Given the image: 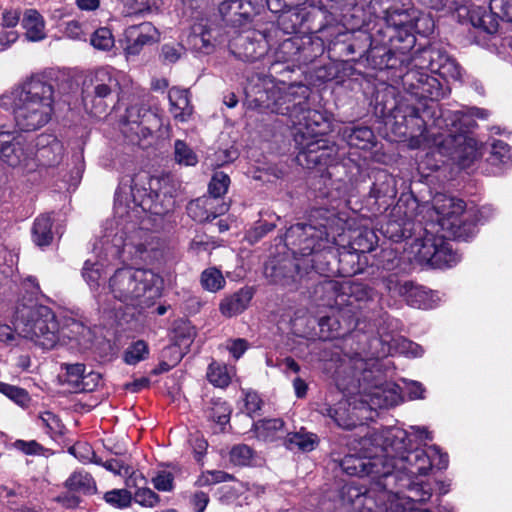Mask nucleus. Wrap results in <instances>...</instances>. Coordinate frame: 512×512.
<instances>
[{"label": "nucleus", "mask_w": 512, "mask_h": 512, "mask_svg": "<svg viewBox=\"0 0 512 512\" xmlns=\"http://www.w3.org/2000/svg\"><path fill=\"white\" fill-rule=\"evenodd\" d=\"M319 126L301 128L294 132V141L299 150L297 161L306 168L328 166L336 162L338 149L334 143L319 138Z\"/></svg>", "instance_id": "obj_9"}, {"label": "nucleus", "mask_w": 512, "mask_h": 512, "mask_svg": "<svg viewBox=\"0 0 512 512\" xmlns=\"http://www.w3.org/2000/svg\"><path fill=\"white\" fill-rule=\"evenodd\" d=\"M91 44L98 50L108 51L114 46V37L109 28L101 27L91 36Z\"/></svg>", "instance_id": "obj_47"}, {"label": "nucleus", "mask_w": 512, "mask_h": 512, "mask_svg": "<svg viewBox=\"0 0 512 512\" xmlns=\"http://www.w3.org/2000/svg\"><path fill=\"white\" fill-rule=\"evenodd\" d=\"M61 336L74 340L77 345L83 349L90 347L94 337L89 327L75 320H72L66 328L62 330L59 329V339Z\"/></svg>", "instance_id": "obj_29"}, {"label": "nucleus", "mask_w": 512, "mask_h": 512, "mask_svg": "<svg viewBox=\"0 0 512 512\" xmlns=\"http://www.w3.org/2000/svg\"><path fill=\"white\" fill-rule=\"evenodd\" d=\"M389 487V482L381 480L375 481L369 489H363L351 482L342 487L340 497L344 505L352 506L357 512H385L389 508V502L381 495L384 492L393 493Z\"/></svg>", "instance_id": "obj_10"}, {"label": "nucleus", "mask_w": 512, "mask_h": 512, "mask_svg": "<svg viewBox=\"0 0 512 512\" xmlns=\"http://www.w3.org/2000/svg\"><path fill=\"white\" fill-rule=\"evenodd\" d=\"M386 288L392 295L404 298L411 307L431 308L428 293L408 280H400L395 275H391L386 279Z\"/></svg>", "instance_id": "obj_17"}, {"label": "nucleus", "mask_w": 512, "mask_h": 512, "mask_svg": "<svg viewBox=\"0 0 512 512\" xmlns=\"http://www.w3.org/2000/svg\"><path fill=\"white\" fill-rule=\"evenodd\" d=\"M201 284L206 290L216 292L224 287L225 279L220 270L212 267L202 272Z\"/></svg>", "instance_id": "obj_41"}, {"label": "nucleus", "mask_w": 512, "mask_h": 512, "mask_svg": "<svg viewBox=\"0 0 512 512\" xmlns=\"http://www.w3.org/2000/svg\"><path fill=\"white\" fill-rule=\"evenodd\" d=\"M65 486L77 493L91 495L96 493L97 487L93 477L85 471H75L66 480Z\"/></svg>", "instance_id": "obj_31"}, {"label": "nucleus", "mask_w": 512, "mask_h": 512, "mask_svg": "<svg viewBox=\"0 0 512 512\" xmlns=\"http://www.w3.org/2000/svg\"><path fill=\"white\" fill-rule=\"evenodd\" d=\"M161 126L162 120L156 112L144 106L133 105L126 110L122 132L130 141L134 142L141 138H147Z\"/></svg>", "instance_id": "obj_13"}, {"label": "nucleus", "mask_w": 512, "mask_h": 512, "mask_svg": "<svg viewBox=\"0 0 512 512\" xmlns=\"http://www.w3.org/2000/svg\"><path fill=\"white\" fill-rule=\"evenodd\" d=\"M381 452L372 457L347 455L341 460L340 467L350 476H371L375 481L390 483V479L395 478L391 475L392 466L387 461L385 452Z\"/></svg>", "instance_id": "obj_12"}, {"label": "nucleus", "mask_w": 512, "mask_h": 512, "mask_svg": "<svg viewBox=\"0 0 512 512\" xmlns=\"http://www.w3.org/2000/svg\"><path fill=\"white\" fill-rule=\"evenodd\" d=\"M328 220L325 223L302 224L298 223L291 226L285 233V246L296 255L310 257L304 259V265L310 266L317 272H323L324 269L316 264V257L319 253L330 248L335 242V237L330 235Z\"/></svg>", "instance_id": "obj_6"}, {"label": "nucleus", "mask_w": 512, "mask_h": 512, "mask_svg": "<svg viewBox=\"0 0 512 512\" xmlns=\"http://www.w3.org/2000/svg\"><path fill=\"white\" fill-rule=\"evenodd\" d=\"M495 15V12L491 9L490 11H484L478 17L472 16V23L475 27L481 28L488 34H494L498 31L499 27V22Z\"/></svg>", "instance_id": "obj_48"}, {"label": "nucleus", "mask_w": 512, "mask_h": 512, "mask_svg": "<svg viewBox=\"0 0 512 512\" xmlns=\"http://www.w3.org/2000/svg\"><path fill=\"white\" fill-rule=\"evenodd\" d=\"M398 347L401 353L409 357H420L424 352L420 345L407 339H402L399 342Z\"/></svg>", "instance_id": "obj_61"}, {"label": "nucleus", "mask_w": 512, "mask_h": 512, "mask_svg": "<svg viewBox=\"0 0 512 512\" xmlns=\"http://www.w3.org/2000/svg\"><path fill=\"white\" fill-rule=\"evenodd\" d=\"M351 402L347 399L339 401L334 407L327 406L321 410V413L330 417L337 426L343 429H353L360 421L356 413V407L350 410Z\"/></svg>", "instance_id": "obj_22"}, {"label": "nucleus", "mask_w": 512, "mask_h": 512, "mask_svg": "<svg viewBox=\"0 0 512 512\" xmlns=\"http://www.w3.org/2000/svg\"><path fill=\"white\" fill-rule=\"evenodd\" d=\"M52 220L49 215L44 214L36 218L32 228V238L37 246H47L52 242Z\"/></svg>", "instance_id": "obj_32"}, {"label": "nucleus", "mask_w": 512, "mask_h": 512, "mask_svg": "<svg viewBox=\"0 0 512 512\" xmlns=\"http://www.w3.org/2000/svg\"><path fill=\"white\" fill-rule=\"evenodd\" d=\"M36 168L40 165L53 167L61 163L64 156L63 144L51 134H41L32 141Z\"/></svg>", "instance_id": "obj_19"}, {"label": "nucleus", "mask_w": 512, "mask_h": 512, "mask_svg": "<svg viewBox=\"0 0 512 512\" xmlns=\"http://www.w3.org/2000/svg\"><path fill=\"white\" fill-rule=\"evenodd\" d=\"M174 158L178 164L185 166H195L198 162L195 152L182 140L174 143Z\"/></svg>", "instance_id": "obj_42"}, {"label": "nucleus", "mask_w": 512, "mask_h": 512, "mask_svg": "<svg viewBox=\"0 0 512 512\" xmlns=\"http://www.w3.org/2000/svg\"><path fill=\"white\" fill-rule=\"evenodd\" d=\"M251 457L252 450L247 445H236L230 451V461L235 465H247Z\"/></svg>", "instance_id": "obj_55"}, {"label": "nucleus", "mask_w": 512, "mask_h": 512, "mask_svg": "<svg viewBox=\"0 0 512 512\" xmlns=\"http://www.w3.org/2000/svg\"><path fill=\"white\" fill-rule=\"evenodd\" d=\"M359 289V286H352L350 282H339L336 280H326L318 286V290L325 294L327 305L331 307L352 306L351 295Z\"/></svg>", "instance_id": "obj_20"}, {"label": "nucleus", "mask_w": 512, "mask_h": 512, "mask_svg": "<svg viewBox=\"0 0 512 512\" xmlns=\"http://www.w3.org/2000/svg\"><path fill=\"white\" fill-rule=\"evenodd\" d=\"M274 113L288 116L295 127L311 129L312 125L320 126L324 122L322 113L308 107V88L305 85H291L272 92Z\"/></svg>", "instance_id": "obj_7"}, {"label": "nucleus", "mask_w": 512, "mask_h": 512, "mask_svg": "<svg viewBox=\"0 0 512 512\" xmlns=\"http://www.w3.org/2000/svg\"><path fill=\"white\" fill-rule=\"evenodd\" d=\"M206 376L212 385L219 388H225L231 382V375L226 365L217 362H212L208 366Z\"/></svg>", "instance_id": "obj_37"}, {"label": "nucleus", "mask_w": 512, "mask_h": 512, "mask_svg": "<svg viewBox=\"0 0 512 512\" xmlns=\"http://www.w3.org/2000/svg\"><path fill=\"white\" fill-rule=\"evenodd\" d=\"M124 54L127 60L138 56L145 45H151L159 41V33L150 22L131 25L124 31Z\"/></svg>", "instance_id": "obj_16"}, {"label": "nucleus", "mask_w": 512, "mask_h": 512, "mask_svg": "<svg viewBox=\"0 0 512 512\" xmlns=\"http://www.w3.org/2000/svg\"><path fill=\"white\" fill-rule=\"evenodd\" d=\"M152 483L158 491L170 492L174 487V476L168 471H161L152 478Z\"/></svg>", "instance_id": "obj_57"}, {"label": "nucleus", "mask_w": 512, "mask_h": 512, "mask_svg": "<svg viewBox=\"0 0 512 512\" xmlns=\"http://www.w3.org/2000/svg\"><path fill=\"white\" fill-rule=\"evenodd\" d=\"M14 447L27 455H36L42 450L41 445L34 440H16L14 442Z\"/></svg>", "instance_id": "obj_64"}, {"label": "nucleus", "mask_w": 512, "mask_h": 512, "mask_svg": "<svg viewBox=\"0 0 512 512\" xmlns=\"http://www.w3.org/2000/svg\"><path fill=\"white\" fill-rule=\"evenodd\" d=\"M64 34L73 40H86L88 31L83 23L71 20L65 24Z\"/></svg>", "instance_id": "obj_56"}, {"label": "nucleus", "mask_w": 512, "mask_h": 512, "mask_svg": "<svg viewBox=\"0 0 512 512\" xmlns=\"http://www.w3.org/2000/svg\"><path fill=\"white\" fill-rule=\"evenodd\" d=\"M103 264L100 262H91L87 260L84 264L82 275L93 291H97L99 289V281L103 275Z\"/></svg>", "instance_id": "obj_39"}, {"label": "nucleus", "mask_w": 512, "mask_h": 512, "mask_svg": "<svg viewBox=\"0 0 512 512\" xmlns=\"http://www.w3.org/2000/svg\"><path fill=\"white\" fill-rule=\"evenodd\" d=\"M101 381V375L98 372H84L78 391L90 392L95 390Z\"/></svg>", "instance_id": "obj_60"}, {"label": "nucleus", "mask_w": 512, "mask_h": 512, "mask_svg": "<svg viewBox=\"0 0 512 512\" xmlns=\"http://www.w3.org/2000/svg\"><path fill=\"white\" fill-rule=\"evenodd\" d=\"M341 135L350 146L360 149L371 147L375 140L372 129L367 126L344 127Z\"/></svg>", "instance_id": "obj_28"}, {"label": "nucleus", "mask_w": 512, "mask_h": 512, "mask_svg": "<svg viewBox=\"0 0 512 512\" xmlns=\"http://www.w3.org/2000/svg\"><path fill=\"white\" fill-rule=\"evenodd\" d=\"M460 261V256L453 250L452 245L443 237V243L439 246L431 266L434 268H449Z\"/></svg>", "instance_id": "obj_33"}, {"label": "nucleus", "mask_w": 512, "mask_h": 512, "mask_svg": "<svg viewBox=\"0 0 512 512\" xmlns=\"http://www.w3.org/2000/svg\"><path fill=\"white\" fill-rule=\"evenodd\" d=\"M284 444L292 451L299 450L302 452H310L317 446L318 437L313 433L301 429L299 432L288 433Z\"/></svg>", "instance_id": "obj_30"}, {"label": "nucleus", "mask_w": 512, "mask_h": 512, "mask_svg": "<svg viewBox=\"0 0 512 512\" xmlns=\"http://www.w3.org/2000/svg\"><path fill=\"white\" fill-rule=\"evenodd\" d=\"M443 243V236H437L432 233H426L422 238H416L409 246V253L413 255L415 261L420 264H429L434 259L438 247Z\"/></svg>", "instance_id": "obj_21"}, {"label": "nucleus", "mask_w": 512, "mask_h": 512, "mask_svg": "<svg viewBox=\"0 0 512 512\" xmlns=\"http://www.w3.org/2000/svg\"><path fill=\"white\" fill-rule=\"evenodd\" d=\"M382 445L387 461L392 466L390 487L396 485L399 472L408 476L426 475L433 466L434 460L428 449L410 450V440L406 430L399 427H388L381 431L376 439Z\"/></svg>", "instance_id": "obj_5"}, {"label": "nucleus", "mask_w": 512, "mask_h": 512, "mask_svg": "<svg viewBox=\"0 0 512 512\" xmlns=\"http://www.w3.org/2000/svg\"><path fill=\"white\" fill-rule=\"evenodd\" d=\"M218 9L223 18L233 15L246 20L250 16V12L244 8L242 0H222L219 2Z\"/></svg>", "instance_id": "obj_40"}, {"label": "nucleus", "mask_w": 512, "mask_h": 512, "mask_svg": "<svg viewBox=\"0 0 512 512\" xmlns=\"http://www.w3.org/2000/svg\"><path fill=\"white\" fill-rule=\"evenodd\" d=\"M262 406V400L255 392H247L245 394V409L247 414L252 417Z\"/></svg>", "instance_id": "obj_62"}, {"label": "nucleus", "mask_w": 512, "mask_h": 512, "mask_svg": "<svg viewBox=\"0 0 512 512\" xmlns=\"http://www.w3.org/2000/svg\"><path fill=\"white\" fill-rule=\"evenodd\" d=\"M404 83L409 85L412 93L419 98L438 100L446 94L440 81L423 71L407 72L404 76Z\"/></svg>", "instance_id": "obj_18"}, {"label": "nucleus", "mask_w": 512, "mask_h": 512, "mask_svg": "<svg viewBox=\"0 0 512 512\" xmlns=\"http://www.w3.org/2000/svg\"><path fill=\"white\" fill-rule=\"evenodd\" d=\"M100 464L105 467L108 471L114 473L115 475L126 476L130 475V478L126 481L127 486H131L132 476L134 472L128 465H125L122 461L118 459H110L106 462Z\"/></svg>", "instance_id": "obj_52"}, {"label": "nucleus", "mask_w": 512, "mask_h": 512, "mask_svg": "<svg viewBox=\"0 0 512 512\" xmlns=\"http://www.w3.org/2000/svg\"><path fill=\"white\" fill-rule=\"evenodd\" d=\"M252 297L253 291L251 288H241L224 297L219 304V310L225 317H234L247 309Z\"/></svg>", "instance_id": "obj_23"}, {"label": "nucleus", "mask_w": 512, "mask_h": 512, "mask_svg": "<svg viewBox=\"0 0 512 512\" xmlns=\"http://www.w3.org/2000/svg\"><path fill=\"white\" fill-rule=\"evenodd\" d=\"M284 422L282 419H266L253 423L256 436L263 440H273L278 437V433L283 430Z\"/></svg>", "instance_id": "obj_35"}, {"label": "nucleus", "mask_w": 512, "mask_h": 512, "mask_svg": "<svg viewBox=\"0 0 512 512\" xmlns=\"http://www.w3.org/2000/svg\"><path fill=\"white\" fill-rule=\"evenodd\" d=\"M190 42L196 49L204 53H209L213 48L209 31L204 30L200 26L193 28V33L190 35Z\"/></svg>", "instance_id": "obj_46"}, {"label": "nucleus", "mask_w": 512, "mask_h": 512, "mask_svg": "<svg viewBox=\"0 0 512 512\" xmlns=\"http://www.w3.org/2000/svg\"><path fill=\"white\" fill-rule=\"evenodd\" d=\"M414 66L420 69H429L444 79H461V68L458 63L448 55L435 49H424L413 58Z\"/></svg>", "instance_id": "obj_14"}, {"label": "nucleus", "mask_w": 512, "mask_h": 512, "mask_svg": "<svg viewBox=\"0 0 512 512\" xmlns=\"http://www.w3.org/2000/svg\"><path fill=\"white\" fill-rule=\"evenodd\" d=\"M119 72L110 66L96 69L87 79L82 92L85 109L100 117L109 109L114 94L120 91Z\"/></svg>", "instance_id": "obj_8"}, {"label": "nucleus", "mask_w": 512, "mask_h": 512, "mask_svg": "<svg viewBox=\"0 0 512 512\" xmlns=\"http://www.w3.org/2000/svg\"><path fill=\"white\" fill-rule=\"evenodd\" d=\"M69 451L72 454H74L75 457L79 458L82 462H93L96 464H100V459L96 457L91 447L87 444L75 445L71 447Z\"/></svg>", "instance_id": "obj_58"}, {"label": "nucleus", "mask_w": 512, "mask_h": 512, "mask_svg": "<svg viewBox=\"0 0 512 512\" xmlns=\"http://www.w3.org/2000/svg\"><path fill=\"white\" fill-rule=\"evenodd\" d=\"M229 185L230 178L227 174L221 171L215 172L209 183V193L214 199L220 198L226 194Z\"/></svg>", "instance_id": "obj_44"}, {"label": "nucleus", "mask_w": 512, "mask_h": 512, "mask_svg": "<svg viewBox=\"0 0 512 512\" xmlns=\"http://www.w3.org/2000/svg\"><path fill=\"white\" fill-rule=\"evenodd\" d=\"M66 378L65 381L72 386L75 390H78L81 383L83 374L85 372V366L80 363L66 364Z\"/></svg>", "instance_id": "obj_51"}, {"label": "nucleus", "mask_w": 512, "mask_h": 512, "mask_svg": "<svg viewBox=\"0 0 512 512\" xmlns=\"http://www.w3.org/2000/svg\"><path fill=\"white\" fill-rule=\"evenodd\" d=\"M106 288L95 294L100 310L115 316L123 309L140 314L162 296L163 279L151 269L125 266L110 275Z\"/></svg>", "instance_id": "obj_1"}, {"label": "nucleus", "mask_w": 512, "mask_h": 512, "mask_svg": "<svg viewBox=\"0 0 512 512\" xmlns=\"http://www.w3.org/2000/svg\"><path fill=\"white\" fill-rule=\"evenodd\" d=\"M228 208L226 203H221L215 207L211 198H205L190 202L187 210L194 220L204 222L211 221L226 213Z\"/></svg>", "instance_id": "obj_24"}, {"label": "nucleus", "mask_w": 512, "mask_h": 512, "mask_svg": "<svg viewBox=\"0 0 512 512\" xmlns=\"http://www.w3.org/2000/svg\"><path fill=\"white\" fill-rule=\"evenodd\" d=\"M480 156H482V152L477 141L473 138H467L458 151V165L463 169L469 168Z\"/></svg>", "instance_id": "obj_34"}, {"label": "nucleus", "mask_w": 512, "mask_h": 512, "mask_svg": "<svg viewBox=\"0 0 512 512\" xmlns=\"http://www.w3.org/2000/svg\"><path fill=\"white\" fill-rule=\"evenodd\" d=\"M184 48L181 45L165 44L161 49V57L165 63H175L183 54Z\"/></svg>", "instance_id": "obj_59"}, {"label": "nucleus", "mask_w": 512, "mask_h": 512, "mask_svg": "<svg viewBox=\"0 0 512 512\" xmlns=\"http://www.w3.org/2000/svg\"><path fill=\"white\" fill-rule=\"evenodd\" d=\"M275 228V224L273 223H260L251 229L248 233V239L250 242L259 241L264 235L268 232L272 231Z\"/></svg>", "instance_id": "obj_63"}, {"label": "nucleus", "mask_w": 512, "mask_h": 512, "mask_svg": "<svg viewBox=\"0 0 512 512\" xmlns=\"http://www.w3.org/2000/svg\"><path fill=\"white\" fill-rule=\"evenodd\" d=\"M434 206L439 215L446 218L448 221L451 220L450 226L453 230L452 235L456 239L467 240L475 233L474 225L464 224L463 227L460 225L461 220L458 219V216L462 215L465 209V203L462 200L437 196L434 199Z\"/></svg>", "instance_id": "obj_15"}, {"label": "nucleus", "mask_w": 512, "mask_h": 512, "mask_svg": "<svg viewBox=\"0 0 512 512\" xmlns=\"http://www.w3.org/2000/svg\"><path fill=\"white\" fill-rule=\"evenodd\" d=\"M21 24L28 41L38 42L46 38L45 21L37 10H25Z\"/></svg>", "instance_id": "obj_26"}, {"label": "nucleus", "mask_w": 512, "mask_h": 512, "mask_svg": "<svg viewBox=\"0 0 512 512\" xmlns=\"http://www.w3.org/2000/svg\"><path fill=\"white\" fill-rule=\"evenodd\" d=\"M386 497L389 502V508L385 512H431L429 510L419 511L415 506V501L410 497H401L398 493H386L381 495Z\"/></svg>", "instance_id": "obj_36"}, {"label": "nucleus", "mask_w": 512, "mask_h": 512, "mask_svg": "<svg viewBox=\"0 0 512 512\" xmlns=\"http://www.w3.org/2000/svg\"><path fill=\"white\" fill-rule=\"evenodd\" d=\"M13 324L14 330L6 324H0L1 342L12 344L19 336L43 349H52L59 342V323L54 312L47 306H18Z\"/></svg>", "instance_id": "obj_4"}, {"label": "nucleus", "mask_w": 512, "mask_h": 512, "mask_svg": "<svg viewBox=\"0 0 512 512\" xmlns=\"http://www.w3.org/2000/svg\"><path fill=\"white\" fill-rule=\"evenodd\" d=\"M233 476L220 470H207L197 478L195 485L198 487L210 486L221 482L231 481Z\"/></svg>", "instance_id": "obj_43"}, {"label": "nucleus", "mask_w": 512, "mask_h": 512, "mask_svg": "<svg viewBox=\"0 0 512 512\" xmlns=\"http://www.w3.org/2000/svg\"><path fill=\"white\" fill-rule=\"evenodd\" d=\"M363 400V404L369 409L388 408L395 406L400 401V395L394 388L375 387Z\"/></svg>", "instance_id": "obj_27"}, {"label": "nucleus", "mask_w": 512, "mask_h": 512, "mask_svg": "<svg viewBox=\"0 0 512 512\" xmlns=\"http://www.w3.org/2000/svg\"><path fill=\"white\" fill-rule=\"evenodd\" d=\"M168 98L173 117L180 122H186L193 113L188 90L173 87L169 90Z\"/></svg>", "instance_id": "obj_25"}, {"label": "nucleus", "mask_w": 512, "mask_h": 512, "mask_svg": "<svg viewBox=\"0 0 512 512\" xmlns=\"http://www.w3.org/2000/svg\"><path fill=\"white\" fill-rule=\"evenodd\" d=\"M167 179L140 172L133 177L124 178L115 195L114 212L118 218L133 221L138 219L142 212H150L155 215L164 214L168 208H164L167 191L164 190Z\"/></svg>", "instance_id": "obj_2"}, {"label": "nucleus", "mask_w": 512, "mask_h": 512, "mask_svg": "<svg viewBox=\"0 0 512 512\" xmlns=\"http://www.w3.org/2000/svg\"><path fill=\"white\" fill-rule=\"evenodd\" d=\"M54 87L42 74H35L11 91L16 125L34 131L46 125L54 111Z\"/></svg>", "instance_id": "obj_3"}, {"label": "nucleus", "mask_w": 512, "mask_h": 512, "mask_svg": "<svg viewBox=\"0 0 512 512\" xmlns=\"http://www.w3.org/2000/svg\"><path fill=\"white\" fill-rule=\"evenodd\" d=\"M104 500L115 508L123 509L130 506L132 494L126 489H113L104 494Z\"/></svg>", "instance_id": "obj_45"}, {"label": "nucleus", "mask_w": 512, "mask_h": 512, "mask_svg": "<svg viewBox=\"0 0 512 512\" xmlns=\"http://www.w3.org/2000/svg\"><path fill=\"white\" fill-rule=\"evenodd\" d=\"M147 354V344L144 341H137L125 351L124 361L129 365H135L145 359Z\"/></svg>", "instance_id": "obj_50"}, {"label": "nucleus", "mask_w": 512, "mask_h": 512, "mask_svg": "<svg viewBox=\"0 0 512 512\" xmlns=\"http://www.w3.org/2000/svg\"><path fill=\"white\" fill-rule=\"evenodd\" d=\"M489 8L497 17L512 23V0H491Z\"/></svg>", "instance_id": "obj_54"}, {"label": "nucleus", "mask_w": 512, "mask_h": 512, "mask_svg": "<svg viewBox=\"0 0 512 512\" xmlns=\"http://www.w3.org/2000/svg\"><path fill=\"white\" fill-rule=\"evenodd\" d=\"M0 392L20 406H26L30 401L29 395L24 389L4 382H0Z\"/></svg>", "instance_id": "obj_49"}, {"label": "nucleus", "mask_w": 512, "mask_h": 512, "mask_svg": "<svg viewBox=\"0 0 512 512\" xmlns=\"http://www.w3.org/2000/svg\"><path fill=\"white\" fill-rule=\"evenodd\" d=\"M0 158L12 168L26 172L36 170L33 142L5 126L0 127Z\"/></svg>", "instance_id": "obj_11"}, {"label": "nucleus", "mask_w": 512, "mask_h": 512, "mask_svg": "<svg viewBox=\"0 0 512 512\" xmlns=\"http://www.w3.org/2000/svg\"><path fill=\"white\" fill-rule=\"evenodd\" d=\"M134 500L141 506L144 507H155L159 501V496L150 488H140L134 494Z\"/></svg>", "instance_id": "obj_53"}, {"label": "nucleus", "mask_w": 512, "mask_h": 512, "mask_svg": "<svg viewBox=\"0 0 512 512\" xmlns=\"http://www.w3.org/2000/svg\"><path fill=\"white\" fill-rule=\"evenodd\" d=\"M488 161L492 165H507L512 162V148L501 140H495L491 144Z\"/></svg>", "instance_id": "obj_38"}]
</instances>
